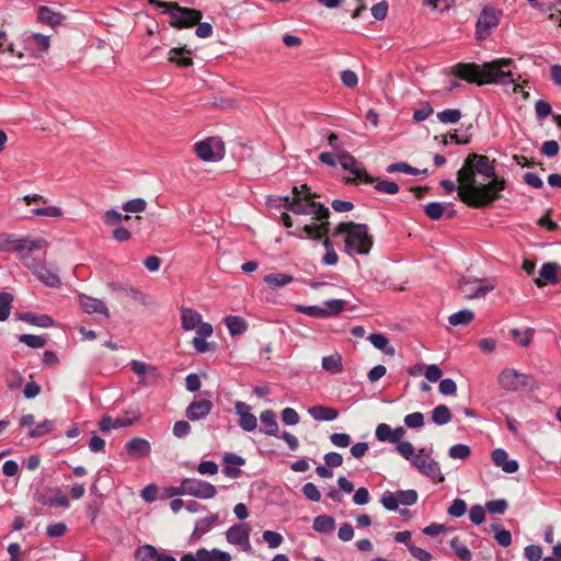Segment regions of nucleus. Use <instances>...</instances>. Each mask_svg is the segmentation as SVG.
I'll return each mask as SVG.
<instances>
[{"mask_svg": "<svg viewBox=\"0 0 561 561\" xmlns=\"http://www.w3.org/2000/svg\"><path fill=\"white\" fill-rule=\"evenodd\" d=\"M335 520L328 515H319L313 519L312 528L318 533H331L334 529Z\"/></svg>", "mask_w": 561, "mask_h": 561, "instance_id": "obj_33", "label": "nucleus"}, {"mask_svg": "<svg viewBox=\"0 0 561 561\" xmlns=\"http://www.w3.org/2000/svg\"><path fill=\"white\" fill-rule=\"evenodd\" d=\"M451 420V413L447 405L439 404L432 411V421L437 425H445Z\"/></svg>", "mask_w": 561, "mask_h": 561, "instance_id": "obj_34", "label": "nucleus"}, {"mask_svg": "<svg viewBox=\"0 0 561 561\" xmlns=\"http://www.w3.org/2000/svg\"><path fill=\"white\" fill-rule=\"evenodd\" d=\"M213 409V402L208 399L193 401L185 411V414L191 421H198L205 419Z\"/></svg>", "mask_w": 561, "mask_h": 561, "instance_id": "obj_16", "label": "nucleus"}, {"mask_svg": "<svg viewBox=\"0 0 561 561\" xmlns=\"http://www.w3.org/2000/svg\"><path fill=\"white\" fill-rule=\"evenodd\" d=\"M560 270L561 267L558 263H545L539 271V277L534 279L535 284L538 287H543L547 283L557 284L559 282L558 272Z\"/></svg>", "mask_w": 561, "mask_h": 561, "instance_id": "obj_17", "label": "nucleus"}, {"mask_svg": "<svg viewBox=\"0 0 561 561\" xmlns=\"http://www.w3.org/2000/svg\"><path fill=\"white\" fill-rule=\"evenodd\" d=\"M492 529L494 530V538L500 546L506 548L512 543V535L508 530L501 528L500 525H493Z\"/></svg>", "mask_w": 561, "mask_h": 561, "instance_id": "obj_39", "label": "nucleus"}, {"mask_svg": "<svg viewBox=\"0 0 561 561\" xmlns=\"http://www.w3.org/2000/svg\"><path fill=\"white\" fill-rule=\"evenodd\" d=\"M485 507L491 514H503L507 510L508 503L504 499L492 500L486 502Z\"/></svg>", "mask_w": 561, "mask_h": 561, "instance_id": "obj_48", "label": "nucleus"}, {"mask_svg": "<svg viewBox=\"0 0 561 561\" xmlns=\"http://www.w3.org/2000/svg\"><path fill=\"white\" fill-rule=\"evenodd\" d=\"M462 114L458 108H447L437 113V118L443 124H455L460 121Z\"/></svg>", "mask_w": 561, "mask_h": 561, "instance_id": "obj_37", "label": "nucleus"}, {"mask_svg": "<svg viewBox=\"0 0 561 561\" xmlns=\"http://www.w3.org/2000/svg\"><path fill=\"white\" fill-rule=\"evenodd\" d=\"M409 551L411 556L417 559L419 561H432L433 559L432 554L428 551H426L423 548L416 547L415 545L409 547Z\"/></svg>", "mask_w": 561, "mask_h": 561, "instance_id": "obj_64", "label": "nucleus"}, {"mask_svg": "<svg viewBox=\"0 0 561 561\" xmlns=\"http://www.w3.org/2000/svg\"><path fill=\"white\" fill-rule=\"evenodd\" d=\"M138 420V415L134 414L133 416H124L112 419L111 416H104L99 422L100 431L103 433L110 432L112 428L125 427Z\"/></svg>", "mask_w": 561, "mask_h": 561, "instance_id": "obj_20", "label": "nucleus"}, {"mask_svg": "<svg viewBox=\"0 0 561 561\" xmlns=\"http://www.w3.org/2000/svg\"><path fill=\"white\" fill-rule=\"evenodd\" d=\"M299 414L297 413V411L293 408H285L283 411H282V421L286 424V425H296L299 423Z\"/></svg>", "mask_w": 561, "mask_h": 561, "instance_id": "obj_55", "label": "nucleus"}, {"mask_svg": "<svg viewBox=\"0 0 561 561\" xmlns=\"http://www.w3.org/2000/svg\"><path fill=\"white\" fill-rule=\"evenodd\" d=\"M19 319L28 324L39 327V328H49L53 327L54 320L47 314H36L33 312H23L19 314Z\"/></svg>", "mask_w": 561, "mask_h": 561, "instance_id": "obj_25", "label": "nucleus"}, {"mask_svg": "<svg viewBox=\"0 0 561 561\" xmlns=\"http://www.w3.org/2000/svg\"><path fill=\"white\" fill-rule=\"evenodd\" d=\"M341 80L347 88H354L358 83V77L353 70H344L341 72Z\"/></svg>", "mask_w": 561, "mask_h": 561, "instance_id": "obj_62", "label": "nucleus"}, {"mask_svg": "<svg viewBox=\"0 0 561 561\" xmlns=\"http://www.w3.org/2000/svg\"><path fill=\"white\" fill-rule=\"evenodd\" d=\"M19 341L31 348H41L46 344V340L44 337L34 334H21L19 336Z\"/></svg>", "mask_w": 561, "mask_h": 561, "instance_id": "obj_40", "label": "nucleus"}, {"mask_svg": "<svg viewBox=\"0 0 561 561\" xmlns=\"http://www.w3.org/2000/svg\"><path fill=\"white\" fill-rule=\"evenodd\" d=\"M474 319V313L471 310L463 309L455 312L448 317V322L454 325H466Z\"/></svg>", "mask_w": 561, "mask_h": 561, "instance_id": "obj_35", "label": "nucleus"}, {"mask_svg": "<svg viewBox=\"0 0 561 561\" xmlns=\"http://www.w3.org/2000/svg\"><path fill=\"white\" fill-rule=\"evenodd\" d=\"M339 163L344 170L350 171L352 174H354L353 178L347 176L344 179L345 184H374V182L376 181V178L367 173L363 163L357 161L355 157L347 151H343L340 154Z\"/></svg>", "mask_w": 561, "mask_h": 561, "instance_id": "obj_7", "label": "nucleus"}, {"mask_svg": "<svg viewBox=\"0 0 561 561\" xmlns=\"http://www.w3.org/2000/svg\"><path fill=\"white\" fill-rule=\"evenodd\" d=\"M380 502L388 511H396L399 505L397 494L390 491H387L382 494Z\"/></svg>", "mask_w": 561, "mask_h": 561, "instance_id": "obj_52", "label": "nucleus"}, {"mask_svg": "<svg viewBox=\"0 0 561 561\" xmlns=\"http://www.w3.org/2000/svg\"><path fill=\"white\" fill-rule=\"evenodd\" d=\"M559 144L558 141L556 140H546L542 145H541V153L549 157V158H552V157H556L558 153H559Z\"/></svg>", "mask_w": 561, "mask_h": 561, "instance_id": "obj_59", "label": "nucleus"}, {"mask_svg": "<svg viewBox=\"0 0 561 561\" xmlns=\"http://www.w3.org/2000/svg\"><path fill=\"white\" fill-rule=\"evenodd\" d=\"M497 383L502 389L512 392L538 388V383L533 376L519 373L514 368H504L499 374Z\"/></svg>", "mask_w": 561, "mask_h": 561, "instance_id": "obj_5", "label": "nucleus"}, {"mask_svg": "<svg viewBox=\"0 0 561 561\" xmlns=\"http://www.w3.org/2000/svg\"><path fill=\"white\" fill-rule=\"evenodd\" d=\"M308 413L316 421H333L339 415V411L336 409L320 404L309 408Z\"/></svg>", "mask_w": 561, "mask_h": 561, "instance_id": "obj_23", "label": "nucleus"}, {"mask_svg": "<svg viewBox=\"0 0 561 561\" xmlns=\"http://www.w3.org/2000/svg\"><path fill=\"white\" fill-rule=\"evenodd\" d=\"M345 304L342 299L327 300L325 308H323L327 318L341 313L344 310Z\"/></svg>", "mask_w": 561, "mask_h": 561, "instance_id": "obj_42", "label": "nucleus"}, {"mask_svg": "<svg viewBox=\"0 0 561 561\" xmlns=\"http://www.w3.org/2000/svg\"><path fill=\"white\" fill-rule=\"evenodd\" d=\"M79 299H80L79 300L80 306L84 312L101 313V314L107 316V308L102 300L87 296V295H81Z\"/></svg>", "mask_w": 561, "mask_h": 561, "instance_id": "obj_21", "label": "nucleus"}, {"mask_svg": "<svg viewBox=\"0 0 561 561\" xmlns=\"http://www.w3.org/2000/svg\"><path fill=\"white\" fill-rule=\"evenodd\" d=\"M225 324L232 336L243 334L249 327L245 319L239 316H227L225 318Z\"/></svg>", "mask_w": 561, "mask_h": 561, "instance_id": "obj_27", "label": "nucleus"}, {"mask_svg": "<svg viewBox=\"0 0 561 561\" xmlns=\"http://www.w3.org/2000/svg\"><path fill=\"white\" fill-rule=\"evenodd\" d=\"M234 411L239 415V425L245 432H252L257 426V420L254 414L251 413V407L242 401L234 403Z\"/></svg>", "mask_w": 561, "mask_h": 561, "instance_id": "obj_14", "label": "nucleus"}, {"mask_svg": "<svg viewBox=\"0 0 561 561\" xmlns=\"http://www.w3.org/2000/svg\"><path fill=\"white\" fill-rule=\"evenodd\" d=\"M293 276L285 274V273H272L268 275H265L263 280L267 284V286L275 290L279 287H283L285 285H288L293 282Z\"/></svg>", "mask_w": 561, "mask_h": 561, "instance_id": "obj_29", "label": "nucleus"}, {"mask_svg": "<svg viewBox=\"0 0 561 561\" xmlns=\"http://www.w3.org/2000/svg\"><path fill=\"white\" fill-rule=\"evenodd\" d=\"M470 522L474 525H480L485 519V512L481 505H473L469 512Z\"/></svg>", "mask_w": 561, "mask_h": 561, "instance_id": "obj_54", "label": "nucleus"}, {"mask_svg": "<svg viewBox=\"0 0 561 561\" xmlns=\"http://www.w3.org/2000/svg\"><path fill=\"white\" fill-rule=\"evenodd\" d=\"M448 455L454 459H466L470 456V448L468 445L457 444L449 448Z\"/></svg>", "mask_w": 561, "mask_h": 561, "instance_id": "obj_46", "label": "nucleus"}, {"mask_svg": "<svg viewBox=\"0 0 561 561\" xmlns=\"http://www.w3.org/2000/svg\"><path fill=\"white\" fill-rule=\"evenodd\" d=\"M411 465L417 469L420 473L432 479L434 482H443L445 480L438 462L431 458L424 448H421L419 453L415 454L411 459Z\"/></svg>", "mask_w": 561, "mask_h": 561, "instance_id": "obj_9", "label": "nucleus"}, {"mask_svg": "<svg viewBox=\"0 0 561 561\" xmlns=\"http://www.w3.org/2000/svg\"><path fill=\"white\" fill-rule=\"evenodd\" d=\"M514 60L511 58H499L482 66L477 64H457L453 73L467 82L477 83L479 85L485 83H513L514 93L522 94L524 99L529 96L528 92L523 90V85L516 83V78L512 71Z\"/></svg>", "mask_w": 561, "mask_h": 561, "instance_id": "obj_3", "label": "nucleus"}, {"mask_svg": "<svg viewBox=\"0 0 561 561\" xmlns=\"http://www.w3.org/2000/svg\"><path fill=\"white\" fill-rule=\"evenodd\" d=\"M25 264L33 270L34 275H36L45 285L49 287L59 286L60 279L55 273L39 264L30 265L27 262Z\"/></svg>", "mask_w": 561, "mask_h": 561, "instance_id": "obj_22", "label": "nucleus"}, {"mask_svg": "<svg viewBox=\"0 0 561 561\" xmlns=\"http://www.w3.org/2000/svg\"><path fill=\"white\" fill-rule=\"evenodd\" d=\"M375 435L379 442H388L392 444V440L394 439L392 437V428L386 423H380L377 425Z\"/></svg>", "mask_w": 561, "mask_h": 561, "instance_id": "obj_45", "label": "nucleus"}, {"mask_svg": "<svg viewBox=\"0 0 561 561\" xmlns=\"http://www.w3.org/2000/svg\"><path fill=\"white\" fill-rule=\"evenodd\" d=\"M500 20L497 11L491 7H484L478 18L476 24V36L479 41L488 38L494 27L497 26Z\"/></svg>", "mask_w": 561, "mask_h": 561, "instance_id": "obj_12", "label": "nucleus"}, {"mask_svg": "<svg viewBox=\"0 0 561 561\" xmlns=\"http://www.w3.org/2000/svg\"><path fill=\"white\" fill-rule=\"evenodd\" d=\"M194 150L197 157L204 161H216L221 159L220 154H217L211 147V139H206L199 142H196L194 146Z\"/></svg>", "mask_w": 561, "mask_h": 561, "instance_id": "obj_24", "label": "nucleus"}, {"mask_svg": "<svg viewBox=\"0 0 561 561\" xmlns=\"http://www.w3.org/2000/svg\"><path fill=\"white\" fill-rule=\"evenodd\" d=\"M374 183H375V188L380 193L394 195L399 192V185L392 181H387V180L378 181L376 179V181Z\"/></svg>", "mask_w": 561, "mask_h": 561, "instance_id": "obj_43", "label": "nucleus"}, {"mask_svg": "<svg viewBox=\"0 0 561 561\" xmlns=\"http://www.w3.org/2000/svg\"><path fill=\"white\" fill-rule=\"evenodd\" d=\"M262 537L271 549L279 547L283 542V536L279 533L273 530H265Z\"/></svg>", "mask_w": 561, "mask_h": 561, "instance_id": "obj_49", "label": "nucleus"}, {"mask_svg": "<svg viewBox=\"0 0 561 561\" xmlns=\"http://www.w3.org/2000/svg\"><path fill=\"white\" fill-rule=\"evenodd\" d=\"M142 561H176V559L159 551L151 545H142Z\"/></svg>", "mask_w": 561, "mask_h": 561, "instance_id": "obj_28", "label": "nucleus"}, {"mask_svg": "<svg viewBox=\"0 0 561 561\" xmlns=\"http://www.w3.org/2000/svg\"><path fill=\"white\" fill-rule=\"evenodd\" d=\"M250 531L251 528L248 524L233 525L226 533L227 541L240 546L243 551L249 552L251 550Z\"/></svg>", "mask_w": 561, "mask_h": 561, "instance_id": "obj_13", "label": "nucleus"}, {"mask_svg": "<svg viewBox=\"0 0 561 561\" xmlns=\"http://www.w3.org/2000/svg\"><path fill=\"white\" fill-rule=\"evenodd\" d=\"M182 491H184L187 495L203 500L213 499L217 494L215 485L207 481L194 478H186L182 480Z\"/></svg>", "mask_w": 561, "mask_h": 561, "instance_id": "obj_11", "label": "nucleus"}, {"mask_svg": "<svg viewBox=\"0 0 561 561\" xmlns=\"http://www.w3.org/2000/svg\"><path fill=\"white\" fill-rule=\"evenodd\" d=\"M387 172H389V173L403 172L407 174L417 175V174H426L427 169L419 170L416 168H413L412 165H410L407 162H398V163L389 164L387 167Z\"/></svg>", "mask_w": 561, "mask_h": 561, "instance_id": "obj_36", "label": "nucleus"}, {"mask_svg": "<svg viewBox=\"0 0 561 561\" xmlns=\"http://www.w3.org/2000/svg\"><path fill=\"white\" fill-rule=\"evenodd\" d=\"M460 201L472 208H483L501 198L507 181L496 175L495 159L469 153L457 172Z\"/></svg>", "mask_w": 561, "mask_h": 561, "instance_id": "obj_1", "label": "nucleus"}, {"mask_svg": "<svg viewBox=\"0 0 561 561\" xmlns=\"http://www.w3.org/2000/svg\"><path fill=\"white\" fill-rule=\"evenodd\" d=\"M33 213L36 216H45V217H53V218H57L62 215L61 209L57 206L35 208V209H33Z\"/></svg>", "mask_w": 561, "mask_h": 561, "instance_id": "obj_57", "label": "nucleus"}, {"mask_svg": "<svg viewBox=\"0 0 561 561\" xmlns=\"http://www.w3.org/2000/svg\"><path fill=\"white\" fill-rule=\"evenodd\" d=\"M170 15V24L175 28H190L196 25L203 13L197 9L181 7L178 2L164 3Z\"/></svg>", "mask_w": 561, "mask_h": 561, "instance_id": "obj_6", "label": "nucleus"}, {"mask_svg": "<svg viewBox=\"0 0 561 561\" xmlns=\"http://www.w3.org/2000/svg\"><path fill=\"white\" fill-rule=\"evenodd\" d=\"M322 368L331 374H340L343 371L342 356L334 353L322 358Z\"/></svg>", "mask_w": 561, "mask_h": 561, "instance_id": "obj_31", "label": "nucleus"}, {"mask_svg": "<svg viewBox=\"0 0 561 561\" xmlns=\"http://www.w3.org/2000/svg\"><path fill=\"white\" fill-rule=\"evenodd\" d=\"M191 432V425L187 421H178L173 425V435L183 438L188 435Z\"/></svg>", "mask_w": 561, "mask_h": 561, "instance_id": "obj_61", "label": "nucleus"}, {"mask_svg": "<svg viewBox=\"0 0 561 561\" xmlns=\"http://www.w3.org/2000/svg\"><path fill=\"white\" fill-rule=\"evenodd\" d=\"M494 288L495 284L485 278L461 276L458 280V289L468 300L482 298Z\"/></svg>", "mask_w": 561, "mask_h": 561, "instance_id": "obj_8", "label": "nucleus"}, {"mask_svg": "<svg viewBox=\"0 0 561 561\" xmlns=\"http://www.w3.org/2000/svg\"><path fill=\"white\" fill-rule=\"evenodd\" d=\"M426 216L432 220H439L445 211V206L440 203L433 202L424 207Z\"/></svg>", "mask_w": 561, "mask_h": 561, "instance_id": "obj_41", "label": "nucleus"}, {"mask_svg": "<svg viewBox=\"0 0 561 561\" xmlns=\"http://www.w3.org/2000/svg\"><path fill=\"white\" fill-rule=\"evenodd\" d=\"M403 421L409 428H420L424 425V415L421 412L410 413L404 416Z\"/></svg>", "mask_w": 561, "mask_h": 561, "instance_id": "obj_47", "label": "nucleus"}, {"mask_svg": "<svg viewBox=\"0 0 561 561\" xmlns=\"http://www.w3.org/2000/svg\"><path fill=\"white\" fill-rule=\"evenodd\" d=\"M304 495L313 502H318L321 499V493L312 482H308L302 486Z\"/></svg>", "mask_w": 561, "mask_h": 561, "instance_id": "obj_58", "label": "nucleus"}, {"mask_svg": "<svg viewBox=\"0 0 561 561\" xmlns=\"http://www.w3.org/2000/svg\"><path fill=\"white\" fill-rule=\"evenodd\" d=\"M260 420L265 426L264 433L270 436H275L278 431L275 412L272 410H265L261 413Z\"/></svg>", "mask_w": 561, "mask_h": 561, "instance_id": "obj_30", "label": "nucleus"}, {"mask_svg": "<svg viewBox=\"0 0 561 561\" xmlns=\"http://www.w3.org/2000/svg\"><path fill=\"white\" fill-rule=\"evenodd\" d=\"M293 197L275 198L270 201L271 207H284L287 211H291L296 215H311L313 220L320 221L319 224L305 225L298 229V232L293 234L298 238H304L301 233L306 234V238L311 240H320L325 237L330 228V210L323 204L314 202L318 197L316 193H307L301 195V192L297 186L291 190Z\"/></svg>", "mask_w": 561, "mask_h": 561, "instance_id": "obj_2", "label": "nucleus"}, {"mask_svg": "<svg viewBox=\"0 0 561 561\" xmlns=\"http://www.w3.org/2000/svg\"><path fill=\"white\" fill-rule=\"evenodd\" d=\"M373 247V236L365 224L354 222L345 238V250L348 254H368Z\"/></svg>", "mask_w": 561, "mask_h": 561, "instance_id": "obj_4", "label": "nucleus"}, {"mask_svg": "<svg viewBox=\"0 0 561 561\" xmlns=\"http://www.w3.org/2000/svg\"><path fill=\"white\" fill-rule=\"evenodd\" d=\"M44 505L51 507H68L69 500L59 488L46 489L44 493L37 499Z\"/></svg>", "mask_w": 561, "mask_h": 561, "instance_id": "obj_15", "label": "nucleus"}, {"mask_svg": "<svg viewBox=\"0 0 561 561\" xmlns=\"http://www.w3.org/2000/svg\"><path fill=\"white\" fill-rule=\"evenodd\" d=\"M398 503L402 505H413L417 501V492L415 490H400L397 493Z\"/></svg>", "mask_w": 561, "mask_h": 561, "instance_id": "obj_44", "label": "nucleus"}, {"mask_svg": "<svg viewBox=\"0 0 561 561\" xmlns=\"http://www.w3.org/2000/svg\"><path fill=\"white\" fill-rule=\"evenodd\" d=\"M396 450L398 451L399 455H401L405 459H412L415 456L414 447L408 440H403V442L396 444Z\"/></svg>", "mask_w": 561, "mask_h": 561, "instance_id": "obj_53", "label": "nucleus"}, {"mask_svg": "<svg viewBox=\"0 0 561 561\" xmlns=\"http://www.w3.org/2000/svg\"><path fill=\"white\" fill-rule=\"evenodd\" d=\"M38 20L42 23H46L51 26L59 25L62 20V15L54 12L48 7H41L38 11Z\"/></svg>", "mask_w": 561, "mask_h": 561, "instance_id": "obj_32", "label": "nucleus"}, {"mask_svg": "<svg viewBox=\"0 0 561 561\" xmlns=\"http://www.w3.org/2000/svg\"><path fill=\"white\" fill-rule=\"evenodd\" d=\"M169 61L175 64L179 67H191L193 66V59L191 57L192 50L187 46L174 47L169 50Z\"/></svg>", "mask_w": 561, "mask_h": 561, "instance_id": "obj_19", "label": "nucleus"}, {"mask_svg": "<svg viewBox=\"0 0 561 561\" xmlns=\"http://www.w3.org/2000/svg\"><path fill=\"white\" fill-rule=\"evenodd\" d=\"M449 543L459 559H461L462 561L471 560V551L466 546L460 543L458 537H454Z\"/></svg>", "mask_w": 561, "mask_h": 561, "instance_id": "obj_38", "label": "nucleus"}, {"mask_svg": "<svg viewBox=\"0 0 561 561\" xmlns=\"http://www.w3.org/2000/svg\"><path fill=\"white\" fill-rule=\"evenodd\" d=\"M4 249L13 252L23 253L41 250L47 245V241L43 238H15L14 236H5L1 244ZM21 259L26 261V255L22 254Z\"/></svg>", "mask_w": 561, "mask_h": 561, "instance_id": "obj_10", "label": "nucleus"}, {"mask_svg": "<svg viewBox=\"0 0 561 561\" xmlns=\"http://www.w3.org/2000/svg\"><path fill=\"white\" fill-rule=\"evenodd\" d=\"M491 457L494 465L506 473H514L519 468L516 460H508V454L502 448L493 450Z\"/></svg>", "mask_w": 561, "mask_h": 561, "instance_id": "obj_18", "label": "nucleus"}, {"mask_svg": "<svg viewBox=\"0 0 561 561\" xmlns=\"http://www.w3.org/2000/svg\"><path fill=\"white\" fill-rule=\"evenodd\" d=\"M296 310L314 318H327V313L323 308L318 306H297Z\"/></svg>", "mask_w": 561, "mask_h": 561, "instance_id": "obj_51", "label": "nucleus"}, {"mask_svg": "<svg viewBox=\"0 0 561 561\" xmlns=\"http://www.w3.org/2000/svg\"><path fill=\"white\" fill-rule=\"evenodd\" d=\"M439 392L444 396L454 394L457 390L456 382L450 378H445L439 381L438 386Z\"/></svg>", "mask_w": 561, "mask_h": 561, "instance_id": "obj_60", "label": "nucleus"}, {"mask_svg": "<svg viewBox=\"0 0 561 561\" xmlns=\"http://www.w3.org/2000/svg\"><path fill=\"white\" fill-rule=\"evenodd\" d=\"M331 443L336 447H347L351 443V436L346 433H334L330 436Z\"/></svg>", "mask_w": 561, "mask_h": 561, "instance_id": "obj_63", "label": "nucleus"}, {"mask_svg": "<svg viewBox=\"0 0 561 561\" xmlns=\"http://www.w3.org/2000/svg\"><path fill=\"white\" fill-rule=\"evenodd\" d=\"M181 322L182 328L185 331H190L197 328V325L202 322V316L191 308H182Z\"/></svg>", "mask_w": 561, "mask_h": 561, "instance_id": "obj_26", "label": "nucleus"}, {"mask_svg": "<svg viewBox=\"0 0 561 561\" xmlns=\"http://www.w3.org/2000/svg\"><path fill=\"white\" fill-rule=\"evenodd\" d=\"M53 430V423L48 420L37 424L34 428L30 430L31 437H41Z\"/></svg>", "mask_w": 561, "mask_h": 561, "instance_id": "obj_56", "label": "nucleus"}, {"mask_svg": "<svg viewBox=\"0 0 561 561\" xmlns=\"http://www.w3.org/2000/svg\"><path fill=\"white\" fill-rule=\"evenodd\" d=\"M466 511L467 504L462 499L454 500L451 505L447 510L448 514L454 517H461L462 515H465Z\"/></svg>", "mask_w": 561, "mask_h": 561, "instance_id": "obj_50", "label": "nucleus"}]
</instances>
